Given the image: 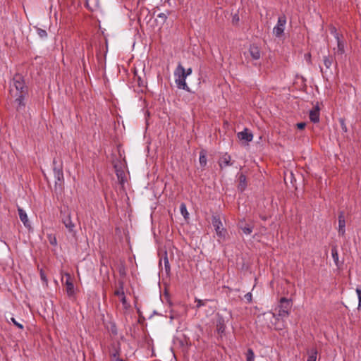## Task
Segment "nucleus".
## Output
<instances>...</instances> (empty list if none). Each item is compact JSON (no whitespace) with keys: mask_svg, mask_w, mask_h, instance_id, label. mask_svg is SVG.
Here are the masks:
<instances>
[{"mask_svg":"<svg viewBox=\"0 0 361 361\" xmlns=\"http://www.w3.org/2000/svg\"><path fill=\"white\" fill-rule=\"evenodd\" d=\"M10 93L16 97L15 102L17 103V111L24 109L25 103L24 102L25 97L28 94V88L25 85L23 76L16 74L13 76V80L10 85Z\"/></svg>","mask_w":361,"mask_h":361,"instance_id":"nucleus-1","label":"nucleus"},{"mask_svg":"<svg viewBox=\"0 0 361 361\" xmlns=\"http://www.w3.org/2000/svg\"><path fill=\"white\" fill-rule=\"evenodd\" d=\"M291 307V300L283 297L280 299L279 304L276 307V312L273 314V316L277 319L286 318L290 314Z\"/></svg>","mask_w":361,"mask_h":361,"instance_id":"nucleus-2","label":"nucleus"},{"mask_svg":"<svg viewBox=\"0 0 361 361\" xmlns=\"http://www.w3.org/2000/svg\"><path fill=\"white\" fill-rule=\"evenodd\" d=\"M175 82L178 89H183L187 92H190V87L185 82L187 76L185 74V68L181 63H178L174 71Z\"/></svg>","mask_w":361,"mask_h":361,"instance_id":"nucleus-3","label":"nucleus"},{"mask_svg":"<svg viewBox=\"0 0 361 361\" xmlns=\"http://www.w3.org/2000/svg\"><path fill=\"white\" fill-rule=\"evenodd\" d=\"M53 165L54 176L56 179L55 190H56L58 188L62 190L64 180L62 164L57 165L56 160L54 159L53 160Z\"/></svg>","mask_w":361,"mask_h":361,"instance_id":"nucleus-4","label":"nucleus"},{"mask_svg":"<svg viewBox=\"0 0 361 361\" xmlns=\"http://www.w3.org/2000/svg\"><path fill=\"white\" fill-rule=\"evenodd\" d=\"M212 224L215 229L217 236L221 238H225L227 231L223 226L220 214H214L212 215Z\"/></svg>","mask_w":361,"mask_h":361,"instance_id":"nucleus-5","label":"nucleus"},{"mask_svg":"<svg viewBox=\"0 0 361 361\" xmlns=\"http://www.w3.org/2000/svg\"><path fill=\"white\" fill-rule=\"evenodd\" d=\"M61 217L63 224L69 232H73L75 228V224L73 223L71 217V212L68 208L64 209L61 211Z\"/></svg>","mask_w":361,"mask_h":361,"instance_id":"nucleus-6","label":"nucleus"},{"mask_svg":"<svg viewBox=\"0 0 361 361\" xmlns=\"http://www.w3.org/2000/svg\"><path fill=\"white\" fill-rule=\"evenodd\" d=\"M286 23V18L285 16L279 17L277 23L273 29V32L276 37H279L283 35Z\"/></svg>","mask_w":361,"mask_h":361,"instance_id":"nucleus-7","label":"nucleus"},{"mask_svg":"<svg viewBox=\"0 0 361 361\" xmlns=\"http://www.w3.org/2000/svg\"><path fill=\"white\" fill-rule=\"evenodd\" d=\"M338 234L339 235L344 236L345 234V220L343 212H340L338 216Z\"/></svg>","mask_w":361,"mask_h":361,"instance_id":"nucleus-8","label":"nucleus"},{"mask_svg":"<svg viewBox=\"0 0 361 361\" xmlns=\"http://www.w3.org/2000/svg\"><path fill=\"white\" fill-rule=\"evenodd\" d=\"M237 136L239 140L241 141H245V142L252 141L253 138L252 133L250 132L247 128H245L243 131L239 132L237 134Z\"/></svg>","mask_w":361,"mask_h":361,"instance_id":"nucleus-9","label":"nucleus"},{"mask_svg":"<svg viewBox=\"0 0 361 361\" xmlns=\"http://www.w3.org/2000/svg\"><path fill=\"white\" fill-rule=\"evenodd\" d=\"M309 117L310 121L314 123H317L319 121V107L317 104L310 111Z\"/></svg>","mask_w":361,"mask_h":361,"instance_id":"nucleus-10","label":"nucleus"},{"mask_svg":"<svg viewBox=\"0 0 361 361\" xmlns=\"http://www.w3.org/2000/svg\"><path fill=\"white\" fill-rule=\"evenodd\" d=\"M238 227L245 235L251 234L253 230V226L246 224L244 219L238 222Z\"/></svg>","mask_w":361,"mask_h":361,"instance_id":"nucleus-11","label":"nucleus"},{"mask_svg":"<svg viewBox=\"0 0 361 361\" xmlns=\"http://www.w3.org/2000/svg\"><path fill=\"white\" fill-rule=\"evenodd\" d=\"M337 42V47L334 48V54L335 55H341L342 56L345 53V42L343 38H340L339 39H336Z\"/></svg>","mask_w":361,"mask_h":361,"instance_id":"nucleus-12","label":"nucleus"},{"mask_svg":"<svg viewBox=\"0 0 361 361\" xmlns=\"http://www.w3.org/2000/svg\"><path fill=\"white\" fill-rule=\"evenodd\" d=\"M249 53L252 59L254 60H258L261 56V51L259 48L255 44H251L250 46Z\"/></svg>","mask_w":361,"mask_h":361,"instance_id":"nucleus-13","label":"nucleus"},{"mask_svg":"<svg viewBox=\"0 0 361 361\" xmlns=\"http://www.w3.org/2000/svg\"><path fill=\"white\" fill-rule=\"evenodd\" d=\"M67 279L66 281V293L68 296H73L75 293L74 291V284L71 280V276L68 274H66Z\"/></svg>","mask_w":361,"mask_h":361,"instance_id":"nucleus-14","label":"nucleus"},{"mask_svg":"<svg viewBox=\"0 0 361 361\" xmlns=\"http://www.w3.org/2000/svg\"><path fill=\"white\" fill-rule=\"evenodd\" d=\"M231 157L229 154H225L224 155H223L219 161L220 168L223 169L228 166H231L233 164L231 162Z\"/></svg>","mask_w":361,"mask_h":361,"instance_id":"nucleus-15","label":"nucleus"},{"mask_svg":"<svg viewBox=\"0 0 361 361\" xmlns=\"http://www.w3.org/2000/svg\"><path fill=\"white\" fill-rule=\"evenodd\" d=\"M18 212L19 218L20 221L23 223L24 226L25 227H30L26 212L20 207H18Z\"/></svg>","mask_w":361,"mask_h":361,"instance_id":"nucleus-16","label":"nucleus"},{"mask_svg":"<svg viewBox=\"0 0 361 361\" xmlns=\"http://www.w3.org/2000/svg\"><path fill=\"white\" fill-rule=\"evenodd\" d=\"M323 61L326 69H329L332 65L337 66V62L334 60V56L328 55L323 57Z\"/></svg>","mask_w":361,"mask_h":361,"instance_id":"nucleus-17","label":"nucleus"},{"mask_svg":"<svg viewBox=\"0 0 361 361\" xmlns=\"http://www.w3.org/2000/svg\"><path fill=\"white\" fill-rule=\"evenodd\" d=\"M216 330L219 334H222L225 332L226 324L224 319L222 317H219L216 321Z\"/></svg>","mask_w":361,"mask_h":361,"instance_id":"nucleus-18","label":"nucleus"},{"mask_svg":"<svg viewBox=\"0 0 361 361\" xmlns=\"http://www.w3.org/2000/svg\"><path fill=\"white\" fill-rule=\"evenodd\" d=\"M199 162L201 166V167L204 168L207 163V151L205 149H202L200 152V157H199Z\"/></svg>","mask_w":361,"mask_h":361,"instance_id":"nucleus-19","label":"nucleus"},{"mask_svg":"<svg viewBox=\"0 0 361 361\" xmlns=\"http://www.w3.org/2000/svg\"><path fill=\"white\" fill-rule=\"evenodd\" d=\"M124 281L123 280L118 281V286L114 291V295L116 296H121L125 294L124 293Z\"/></svg>","mask_w":361,"mask_h":361,"instance_id":"nucleus-20","label":"nucleus"},{"mask_svg":"<svg viewBox=\"0 0 361 361\" xmlns=\"http://www.w3.org/2000/svg\"><path fill=\"white\" fill-rule=\"evenodd\" d=\"M331 255L334 259V262L337 267H340L341 264L338 260V253L336 246H333L331 248Z\"/></svg>","mask_w":361,"mask_h":361,"instance_id":"nucleus-21","label":"nucleus"},{"mask_svg":"<svg viewBox=\"0 0 361 361\" xmlns=\"http://www.w3.org/2000/svg\"><path fill=\"white\" fill-rule=\"evenodd\" d=\"M247 187V181H246V176L240 173L239 176V185H238V189L240 191H243L245 188Z\"/></svg>","mask_w":361,"mask_h":361,"instance_id":"nucleus-22","label":"nucleus"},{"mask_svg":"<svg viewBox=\"0 0 361 361\" xmlns=\"http://www.w3.org/2000/svg\"><path fill=\"white\" fill-rule=\"evenodd\" d=\"M114 167L115 169L116 174L118 177V179L121 182H123L124 180V178H125V174H124L123 171L122 170L121 168H118L117 164H114Z\"/></svg>","mask_w":361,"mask_h":361,"instance_id":"nucleus-23","label":"nucleus"},{"mask_svg":"<svg viewBox=\"0 0 361 361\" xmlns=\"http://www.w3.org/2000/svg\"><path fill=\"white\" fill-rule=\"evenodd\" d=\"M317 350L314 348L311 349L308 351V357L307 361H316L317 360Z\"/></svg>","mask_w":361,"mask_h":361,"instance_id":"nucleus-24","label":"nucleus"},{"mask_svg":"<svg viewBox=\"0 0 361 361\" xmlns=\"http://www.w3.org/2000/svg\"><path fill=\"white\" fill-rule=\"evenodd\" d=\"M330 33L334 35L336 39H339L340 38H343V36L339 35L337 32L336 28L334 26H331L329 28Z\"/></svg>","mask_w":361,"mask_h":361,"instance_id":"nucleus-25","label":"nucleus"},{"mask_svg":"<svg viewBox=\"0 0 361 361\" xmlns=\"http://www.w3.org/2000/svg\"><path fill=\"white\" fill-rule=\"evenodd\" d=\"M180 211L185 219H187L188 217L189 214L188 212L186 205L184 203H182L180 205Z\"/></svg>","mask_w":361,"mask_h":361,"instance_id":"nucleus-26","label":"nucleus"},{"mask_svg":"<svg viewBox=\"0 0 361 361\" xmlns=\"http://www.w3.org/2000/svg\"><path fill=\"white\" fill-rule=\"evenodd\" d=\"M247 361H254L255 360V354L252 349L249 348L246 353Z\"/></svg>","mask_w":361,"mask_h":361,"instance_id":"nucleus-27","label":"nucleus"},{"mask_svg":"<svg viewBox=\"0 0 361 361\" xmlns=\"http://www.w3.org/2000/svg\"><path fill=\"white\" fill-rule=\"evenodd\" d=\"M37 32L41 38H45L47 36V32L46 30L42 28H37Z\"/></svg>","mask_w":361,"mask_h":361,"instance_id":"nucleus-28","label":"nucleus"},{"mask_svg":"<svg viewBox=\"0 0 361 361\" xmlns=\"http://www.w3.org/2000/svg\"><path fill=\"white\" fill-rule=\"evenodd\" d=\"M118 273L121 276L124 277L126 275V267L123 264H121L118 267Z\"/></svg>","mask_w":361,"mask_h":361,"instance_id":"nucleus-29","label":"nucleus"},{"mask_svg":"<svg viewBox=\"0 0 361 361\" xmlns=\"http://www.w3.org/2000/svg\"><path fill=\"white\" fill-rule=\"evenodd\" d=\"M207 301V300H200V299H195V302L197 303L196 307L197 308H200L202 306H204L206 305Z\"/></svg>","mask_w":361,"mask_h":361,"instance_id":"nucleus-30","label":"nucleus"},{"mask_svg":"<svg viewBox=\"0 0 361 361\" xmlns=\"http://www.w3.org/2000/svg\"><path fill=\"white\" fill-rule=\"evenodd\" d=\"M11 321L18 328H19L20 329H23V325L22 324L18 322L14 317H11Z\"/></svg>","mask_w":361,"mask_h":361,"instance_id":"nucleus-31","label":"nucleus"},{"mask_svg":"<svg viewBox=\"0 0 361 361\" xmlns=\"http://www.w3.org/2000/svg\"><path fill=\"white\" fill-rule=\"evenodd\" d=\"M48 238L51 245H56L57 244L56 238L55 236H53L52 235H49Z\"/></svg>","mask_w":361,"mask_h":361,"instance_id":"nucleus-32","label":"nucleus"},{"mask_svg":"<svg viewBox=\"0 0 361 361\" xmlns=\"http://www.w3.org/2000/svg\"><path fill=\"white\" fill-rule=\"evenodd\" d=\"M167 16H167V14H166V13H159V14H158V16H157V17H158L159 18L162 19V20H164V22L166 20V19H167Z\"/></svg>","mask_w":361,"mask_h":361,"instance_id":"nucleus-33","label":"nucleus"},{"mask_svg":"<svg viewBox=\"0 0 361 361\" xmlns=\"http://www.w3.org/2000/svg\"><path fill=\"white\" fill-rule=\"evenodd\" d=\"M111 356L116 358L115 361H124L123 359L117 357V356H118V352L117 350L113 353Z\"/></svg>","mask_w":361,"mask_h":361,"instance_id":"nucleus-34","label":"nucleus"},{"mask_svg":"<svg viewBox=\"0 0 361 361\" xmlns=\"http://www.w3.org/2000/svg\"><path fill=\"white\" fill-rule=\"evenodd\" d=\"M164 264H165V269L166 271H169L170 270V266H169V260L167 259V257H166L164 259Z\"/></svg>","mask_w":361,"mask_h":361,"instance_id":"nucleus-35","label":"nucleus"},{"mask_svg":"<svg viewBox=\"0 0 361 361\" xmlns=\"http://www.w3.org/2000/svg\"><path fill=\"white\" fill-rule=\"evenodd\" d=\"M164 264H165V269L166 271H169L170 270V266H169V260L167 259V257H166L164 259Z\"/></svg>","mask_w":361,"mask_h":361,"instance_id":"nucleus-36","label":"nucleus"},{"mask_svg":"<svg viewBox=\"0 0 361 361\" xmlns=\"http://www.w3.org/2000/svg\"><path fill=\"white\" fill-rule=\"evenodd\" d=\"M245 298L247 300L248 302H252V293H247L245 295Z\"/></svg>","mask_w":361,"mask_h":361,"instance_id":"nucleus-37","label":"nucleus"},{"mask_svg":"<svg viewBox=\"0 0 361 361\" xmlns=\"http://www.w3.org/2000/svg\"><path fill=\"white\" fill-rule=\"evenodd\" d=\"M120 297H121V303H122L124 306H126V305H127V300H126V298L125 294H124V295H121Z\"/></svg>","mask_w":361,"mask_h":361,"instance_id":"nucleus-38","label":"nucleus"},{"mask_svg":"<svg viewBox=\"0 0 361 361\" xmlns=\"http://www.w3.org/2000/svg\"><path fill=\"white\" fill-rule=\"evenodd\" d=\"M305 126H306L305 123H298L297 124V127H298V129H300V130H302V129H304V128H305Z\"/></svg>","mask_w":361,"mask_h":361,"instance_id":"nucleus-39","label":"nucleus"},{"mask_svg":"<svg viewBox=\"0 0 361 361\" xmlns=\"http://www.w3.org/2000/svg\"><path fill=\"white\" fill-rule=\"evenodd\" d=\"M341 124L342 130L343 131L346 132L347 131V127H346L343 120L341 121Z\"/></svg>","mask_w":361,"mask_h":361,"instance_id":"nucleus-40","label":"nucleus"},{"mask_svg":"<svg viewBox=\"0 0 361 361\" xmlns=\"http://www.w3.org/2000/svg\"><path fill=\"white\" fill-rule=\"evenodd\" d=\"M192 68H188L187 70L185 69V75L188 77V75H190L191 73H192Z\"/></svg>","mask_w":361,"mask_h":361,"instance_id":"nucleus-41","label":"nucleus"},{"mask_svg":"<svg viewBox=\"0 0 361 361\" xmlns=\"http://www.w3.org/2000/svg\"><path fill=\"white\" fill-rule=\"evenodd\" d=\"M40 276H41V279L42 281H47L45 274L42 272V271H41V272H40Z\"/></svg>","mask_w":361,"mask_h":361,"instance_id":"nucleus-42","label":"nucleus"},{"mask_svg":"<svg viewBox=\"0 0 361 361\" xmlns=\"http://www.w3.org/2000/svg\"><path fill=\"white\" fill-rule=\"evenodd\" d=\"M138 85L140 87L144 86V82L141 80L140 77H138Z\"/></svg>","mask_w":361,"mask_h":361,"instance_id":"nucleus-43","label":"nucleus"},{"mask_svg":"<svg viewBox=\"0 0 361 361\" xmlns=\"http://www.w3.org/2000/svg\"><path fill=\"white\" fill-rule=\"evenodd\" d=\"M356 293H357V297H361V289L360 288H356Z\"/></svg>","mask_w":361,"mask_h":361,"instance_id":"nucleus-44","label":"nucleus"},{"mask_svg":"<svg viewBox=\"0 0 361 361\" xmlns=\"http://www.w3.org/2000/svg\"><path fill=\"white\" fill-rule=\"evenodd\" d=\"M358 298V309L361 307V296Z\"/></svg>","mask_w":361,"mask_h":361,"instance_id":"nucleus-45","label":"nucleus"},{"mask_svg":"<svg viewBox=\"0 0 361 361\" xmlns=\"http://www.w3.org/2000/svg\"><path fill=\"white\" fill-rule=\"evenodd\" d=\"M111 331H112V332H113L114 334H116V333H117V332H116V326H114L112 327Z\"/></svg>","mask_w":361,"mask_h":361,"instance_id":"nucleus-46","label":"nucleus"},{"mask_svg":"<svg viewBox=\"0 0 361 361\" xmlns=\"http://www.w3.org/2000/svg\"><path fill=\"white\" fill-rule=\"evenodd\" d=\"M233 20H236L238 21V17L237 16H234L233 18Z\"/></svg>","mask_w":361,"mask_h":361,"instance_id":"nucleus-47","label":"nucleus"},{"mask_svg":"<svg viewBox=\"0 0 361 361\" xmlns=\"http://www.w3.org/2000/svg\"><path fill=\"white\" fill-rule=\"evenodd\" d=\"M262 219L265 221L267 219V218L263 216V217H262Z\"/></svg>","mask_w":361,"mask_h":361,"instance_id":"nucleus-48","label":"nucleus"}]
</instances>
